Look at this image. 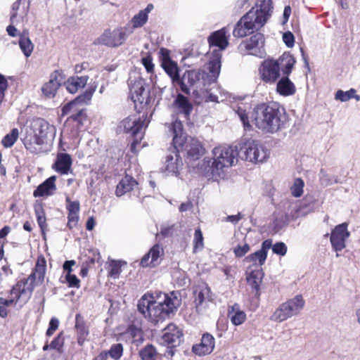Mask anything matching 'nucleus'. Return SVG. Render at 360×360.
<instances>
[{
  "instance_id": "45",
  "label": "nucleus",
  "mask_w": 360,
  "mask_h": 360,
  "mask_svg": "<svg viewBox=\"0 0 360 360\" xmlns=\"http://www.w3.org/2000/svg\"><path fill=\"white\" fill-rule=\"evenodd\" d=\"M288 217L286 214H282L276 217L274 221V229L276 232L280 231L288 224Z\"/></svg>"
},
{
  "instance_id": "36",
  "label": "nucleus",
  "mask_w": 360,
  "mask_h": 360,
  "mask_svg": "<svg viewBox=\"0 0 360 360\" xmlns=\"http://www.w3.org/2000/svg\"><path fill=\"white\" fill-rule=\"evenodd\" d=\"M228 316L231 323L235 326H240L246 320L245 313L240 309L238 304H235L229 309Z\"/></svg>"
},
{
  "instance_id": "26",
  "label": "nucleus",
  "mask_w": 360,
  "mask_h": 360,
  "mask_svg": "<svg viewBox=\"0 0 360 360\" xmlns=\"http://www.w3.org/2000/svg\"><path fill=\"white\" fill-rule=\"evenodd\" d=\"M276 62H277L280 72L281 71L284 76H289L292 72L296 60L289 52H285L276 60Z\"/></svg>"
},
{
  "instance_id": "53",
  "label": "nucleus",
  "mask_w": 360,
  "mask_h": 360,
  "mask_svg": "<svg viewBox=\"0 0 360 360\" xmlns=\"http://www.w3.org/2000/svg\"><path fill=\"white\" fill-rule=\"evenodd\" d=\"M272 251L276 255L284 256L287 252V246L283 242H277L273 245Z\"/></svg>"
},
{
  "instance_id": "47",
  "label": "nucleus",
  "mask_w": 360,
  "mask_h": 360,
  "mask_svg": "<svg viewBox=\"0 0 360 360\" xmlns=\"http://www.w3.org/2000/svg\"><path fill=\"white\" fill-rule=\"evenodd\" d=\"M320 181L321 184L324 186L339 183L337 177L334 176H330L323 169H321L320 171Z\"/></svg>"
},
{
  "instance_id": "11",
  "label": "nucleus",
  "mask_w": 360,
  "mask_h": 360,
  "mask_svg": "<svg viewBox=\"0 0 360 360\" xmlns=\"http://www.w3.org/2000/svg\"><path fill=\"white\" fill-rule=\"evenodd\" d=\"M183 333L175 324L167 325L162 330V335L160 339V344L168 348L167 353L172 356L174 354V348L180 345L183 341Z\"/></svg>"
},
{
  "instance_id": "22",
  "label": "nucleus",
  "mask_w": 360,
  "mask_h": 360,
  "mask_svg": "<svg viewBox=\"0 0 360 360\" xmlns=\"http://www.w3.org/2000/svg\"><path fill=\"white\" fill-rule=\"evenodd\" d=\"M130 94L131 100L135 105L136 103L147 105L148 103V93L144 88L143 80L139 79L135 82L130 87Z\"/></svg>"
},
{
  "instance_id": "14",
  "label": "nucleus",
  "mask_w": 360,
  "mask_h": 360,
  "mask_svg": "<svg viewBox=\"0 0 360 360\" xmlns=\"http://www.w3.org/2000/svg\"><path fill=\"white\" fill-rule=\"evenodd\" d=\"M260 79L268 84H274L280 78L281 72L276 59L268 58L262 62L259 68Z\"/></svg>"
},
{
  "instance_id": "7",
  "label": "nucleus",
  "mask_w": 360,
  "mask_h": 360,
  "mask_svg": "<svg viewBox=\"0 0 360 360\" xmlns=\"http://www.w3.org/2000/svg\"><path fill=\"white\" fill-rule=\"evenodd\" d=\"M94 92L93 89H86L84 94L65 104L62 108V116H68L66 121L75 122L78 129L88 124L86 110L79 104L90 101Z\"/></svg>"
},
{
  "instance_id": "38",
  "label": "nucleus",
  "mask_w": 360,
  "mask_h": 360,
  "mask_svg": "<svg viewBox=\"0 0 360 360\" xmlns=\"http://www.w3.org/2000/svg\"><path fill=\"white\" fill-rule=\"evenodd\" d=\"M267 256L266 253H263L260 250L256 251L247 256L244 261L246 262H252V265L250 266L252 268H259L262 266L266 259Z\"/></svg>"
},
{
  "instance_id": "44",
  "label": "nucleus",
  "mask_w": 360,
  "mask_h": 360,
  "mask_svg": "<svg viewBox=\"0 0 360 360\" xmlns=\"http://www.w3.org/2000/svg\"><path fill=\"white\" fill-rule=\"evenodd\" d=\"M148 18L147 14L144 11H140L131 19L133 27L138 28L143 27L147 22Z\"/></svg>"
},
{
  "instance_id": "30",
  "label": "nucleus",
  "mask_w": 360,
  "mask_h": 360,
  "mask_svg": "<svg viewBox=\"0 0 360 360\" xmlns=\"http://www.w3.org/2000/svg\"><path fill=\"white\" fill-rule=\"evenodd\" d=\"M276 91L281 96H289L293 95L296 91V88L292 82L289 79V76H284L276 84Z\"/></svg>"
},
{
  "instance_id": "31",
  "label": "nucleus",
  "mask_w": 360,
  "mask_h": 360,
  "mask_svg": "<svg viewBox=\"0 0 360 360\" xmlns=\"http://www.w3.org/2000/svg\"><path fill=\"white\" fill-rule=\"evenodd\" d=\"M89 80V76H73L70 77L65 82L66 89L70 94H75L79 89L85 86Z\"/></svg>"
},
{
  "instance_id": "5",
  "label": "nucleus",
  "mask_w": 360,
  "mask_h": 360,
  "mask_svg": "<svg viewBox=\"0 0 360 360\" xmlns=\"http://www.w3.org/2000/svg\"><path fill=\"white\" fill-rule=\"evenodd\" d=\"M46 261L43 259L41 262L37 261L35 268L31 274L27 278L19 281L11 290V299L0 297V305L5 307L13 304L15 302L22 300L26 302L31 297L36 284L42 283L44 280L46 272Z\"/></svg>"
},
{
  "instance_id": "9",
  "label": "nucleus",
  "mask_w": 360,
  "mask_h": 360,
  "mask_svg": "<svg viewBox=\"0 0 360 360\" xmlns=\"http://www.w3.org/2000/svg\"><path fill=\"white\" fill-rule=\"evenodd\" d=\"M239 158L252 162H262L269 157V152L262 144L255 140H248L237 145Z\"/></svg>"
},
{
  "instance_id": "20",
  "label": "nucleus",
  "mask_w": 360,
  "mask_h": 360,
  "mask_svg": "<svg viewBox=\"0 0 360 360\" xmlns=\"http://www.w3.org/2000/svg\"><path fill=\"white\" fill-rule=\"evenodd\" d=\"M227 30L223 27L219 30L215 31L211 34L208 38V41L210 48H215L212 51V54L210 58L214 56V51H219L221 55V51L224 50L229 44L228 39L226 37Z\"/></svg>"
},
{
  "instance_id": "43",
  "label": "nucleus",
  "mask_w": 360,
  "mask_h": 360,
  "mask_svg": "<svg viewBox=\"0 0 360 360\" xmlns=\"http://www.w3.org/2000/svg\"><path fill=\"white\" fill-rule=\"evenodd\" d=\"M106 353L107 356H110L114 360H119L123 354V346L121 343L113 344Z\"/></svg>"
},
{
  "instance_id": "50",
  "label": "nucleus",
  "mask_w": 360,
  "mask_h": 360,
  "mask_svg": "<svg viewBox=\"0 0 360 360\" xmlns=\"http://www.w3.org/2000/svg\"><path fill=\"white\" fill-rule=\"evenodd\" d=\"M193 244L194 251H196L198 249H202L203 248V236L200 228L195 229V231Z\"/></svg>"
},
{
  "instance_id": "23",
  "label": "nucleus",
  "mask_w": 360,
  "mask_h": 360,
  "mask_svg": "<svg viewBox=\"0 0 360 360\" xmlns=\"http://www.w3.org/2000/svg\"><path fill=\"white\" fill-rule=\"evenodd\" d=\"M56 176H51L46 179L43 183L39 184L34 191L33 195L35 198L49 196L53 194L57 188L56 186Z\"/></svg>"
},
{
  "instance_id": "33",
  "label": "nucleus",
  "mask_w": 360,
  "mask_h": 360,
  "mask_svg": "<svg viewBox=\"0 0 360 360\" xmlns=\"http://www.w3.org/2000/svg\"><path fill=\"white\" fill-rule=\"evenodd\" d=\"M24 146L27 150L32 153H38L41 151V146L45 143L36 134L27 135L23 141Z\"/></svg>"
},
{
  "instance_id": "48",
  "label": "nucleus",
  "mask_w": 360,
  "mask_h": 360,
  "mask_svg": "<svg viewBox=\"0 0 360 360\" xmlns=\"http://www.w3.org/2000/svg\"><path fill=\"white\" fill-rule=\"evenodd\" d=\"M355 90L351 89L349 91H343L342 90H338L335 94V99L340 100L342 102L349 101V99L354 97Z\"/></svg>"
},
{
  "instance_id": "64",
  "label": "nucleus",
  "mask_w": 360,
  "mask_h": 360,
  "mask_svg": "<svg viewBox=\"0 0 360 360\" xmlns=\"http://www.w3.org/2000/svg\"><path fill=\"white\" fill-rule=\"evenodd\" d=\"M172 231L173 226H162L160 234L162 236V238H166L169 236L172 233Z\"/></svg>"
},
{
  "instance_id": "40",
  "label": "nucleus",
  "mask_w": 360,
  "mask_h": 360,
  "mask_svg": "<svg viewBox=\"0 0 360 360\" xmlns=\"http://www.w3.org/2000/svg\"><path fill=\"white\" fill-rule=\"evenodd\" d=\"M141 360H156L157 351L152 345H148L139 351Z\"/></svg>"
},
{
  "instance_id": "54",
  "label": "nucleus",
  "mask_w": 360,
  "mask_h": 360,
  "mask_svg": "<svg viewBox=\"0 0 360 360\" xmlns=\"http://www.w3.org/2000/svg\"><path fill=\"white\" fill-rule=\"evenodd\" d=\"M65 280L70 288H79L80 281L75 275L68 272L65 276Z\"/></svg>"
},
{
  "instance_id": "10",
  "label": "nucleus",
  "mask_w": 360,
  "mask_h": 360,
  "mask_svg": "<svg viewBox=\"0 0 360 360\" xmlns=\"http://www.w3.org/2000/svg\"><path fill=\"white\" fill-rule=\"evenodd\" d=\"M304 303L302 295H296L295 297L282 303L271 316L270 319L281 323L297 316L304 308Z\"/></svg>"
},
{
  "instance_id": "25",
  "label": "nucleus",
  "mask_w": 360,
  "mask_h": 360,
  "mask_svg": "<svg viewBox=\"0 0 360 360\" xmlns=\"http://www.w3.org/2000/svg\"><path fill=\"white\" fill-rule=\"evenodd\" d=\"M176 150L166 156L164 169L168 174L176 175L179 173L180 167L182 166V160Z\"/></svg>"
},
{
  "instance_id": "35",
  "label": "nucleus",
  "mask_w": 360,
  "mask_h": 360,
  "mask_svg": "<svg viewBox=\"0 0 360 360\" xmlns=\"http://www.w3.org/2000/svg\"><path fill=\"white\" fill-rule=\"evenodd\" d=\"M172 130L173 132L172 143L174 149L178 147L183 146L184 140L186 139L182 136L183 124L181 121L176 120L172 124Z\"/></svg>"
},
{
  "instance_id": "42",
  "label": "nucleus",
  "mask_w": 360,
  "mask_h": 360,
  "mask_svg": "<svg viewBox=\"0 0 360 360\" xmlns=\"http://www.w3.org/2000/svg\"><path fill=\"white\" fill-rule=\"evenodd\" d=\"M19 136V131L17 128H13L11 132L6 134L2 139L1 143L5 148H10L17 141Z\"/></svg>"
},
{
  "instance_id": "60",
  "label": "nucleus",
  "mask_w": 360,
  "mask_h": 360,
  "mask_svg": "<svg viewBox=\"0 0 360 360\" xmlns=\"http://www.w3.org/2000/svg\"><path fill=\"white\" fill-rule=\"evenodd\" d=\"M63 345V339L61 335H58L51 342L50 347L51 349L59 350Z\"/></svg>"
},
{
  "instance_id": "51",
  "label": "nucleus",
  "mask_w": 360,
  "mask_h": 360,
  "mask_svg": "<svg viewBox=\"0 0 360 360\" xmlns=\"http://www.w3.org/2000/svg\"><path fill=\"white\" fill-rule=\"evenodd\" d=\"M66 208L68 211V213L79 214L80 209L79 202L77 200L71 201L70 199L68 197H67Z\"/></svg>"
},
{
  "instance_id": "57",
  "label": "nucleus",
  "mask_w": 360,
  "mask_h": 360,
  "mask_svg": "<svg viewBox=\"0 0 360 360\" xmlns=\"http://www.w3.org/2000/svg\"><path fill=\"white\" fill-rule=\"evenodd\" d=\"M59 326V321L56 318H52L50 320L49 328L46 330V335L47 336H51L53 333L57 330Z\"/></svg>"
},
{
  "instance_id": "37",
  "label": "nucleus",
  "mask_w": 360,
  "mask_h": 360,
  "mask_svg": "<svg viewBox=\"0 0 360 360\" xmlns=\"http://www.w3.org/2000/svg\"><path fill=\"white\" fill-rule=\"evenodd\" d=\"M154 297L152 295L145 294L138 301L137 309L138 311L143 315L145 318H148L150 305L154 300Z\"/></svg>"
},
{
  "instance_id": "19",
  "label": "nucleus",
  "mask_w": 360,
  "mask_h": 360,
  "mask_svg": "<svg viewBox=\"0 0 360 360\" xmlns=\"http://www.w3.org/2000/svg\"><path fill=\"white\" fill-rule=\"evenodd\" d=\"M244 44L245 49L248 51V54L259 58L264 57V38L261 33H257L252 35L248 40L245 41Z\"/></svg>"
},
{
  "instance_id": "63",
  "label": "nucleus",
  "mask_w": 360,
  "mask_h": 360,
  "mask_svg": "<svg viewBox=\"0 0 360 360\" xmlns=\"http://www.w3.org/2000/svg\"><path fill=\"white\" fill-rule=\"evenodd\" d=\"M20 1L21 0H17L12 5L11 11V20H13V18H16V16L18 15V10L19 9V7H20Z\"/></svg>"
},
{
  "instance_id": "16",
  "label": "nucleus",
  "mask_w": 360,
  "mask_h": 360,
  "mask_svg": "<svg viewBox=\"0 0 360 360\" xmlns=\"http://www.w3.org/2000/svg\"><path fill=\"white\" fill-rule=\"evenodd\" d=\"M175 150H177V152L185 150L188 158L191 160H198L205 153V149L200 142L192 137H186L184 140L183 146L178 147Z\"/></svg>"
},
{
  "instance_id": "18",
  "label": "nucleus",
  "mask_w": 360,
  "mask_h": 360,
  "mask_svg": "<svg viewBox=\"0 0 360 360\" xmlns=\"http://www.w3.org/2000/svg\"><path fill=\"white\" fill-rule=\"evenodd\" d=\"M215 347V339L209 333H205L201 337L200 342L192 347V352L199 356L211 354Z\"/></svg>"
},
{
  "instance_id": "29",
  "label": "nucleus",
  "mask_w": 360,
  "mask_h": 360,
  "mask_svg": "<svg viewBox=\"0 0 360 360\" xmlns=\"http://www.w3.org/2000/svg\"><path fill=\"white\" fill-rule=\"evenodd\" d=\"M75 327L77 331V343L79 345L82 346L89 334V330L83 317L79 314H76Z\"/></svg>"
},
{
  "instance_id": "58",
  "label": "nucleus",
  "mask_w": 360,
  "mask_h": 360,
  "mask_svg": "<svg viewBox=\"0 0 360 360\" xmlns=\"http://www.w3.org/2000/svg\"><path fill=\"white\" fill-rule=\"evenodd\" d=\"M8 88V82L3 75H0V104L5 96V91Z\"/></svg>"
},
{
  "instance_id": "2",
  "label": "nucleus",
  "mask_w": 360,
  "mask_h": 360,
  "mask_svg": "<svg viewBox=\"0 0 360 360\" xmlns=\"http://www.w3.org/2000/svg\"><path fill=\"white\" fill-rule=\"evenodd\" d=\"M252 119L259 129L274 134L283 127L287 121V115L278 103H262L254 108Z\"/></svg>"
},
{
  "instance_id": "34",
  "label": "nucleus",
  "mask_w": 360,
  "mask_h": 360,
  "mask_svg": "<svg viewBox=\"0 0 360 360\" xmlns=\"http://www.w3.org/2000/svg\"><path fill=\"white\" fill-rule=\"evenodd\" d=\"M210 289L207 285H203L197 287L194 290L195 304L196 310L200 311L202 310V305L203 302L209 298Z\"/></svg>"
},
{
  "instance_id": "49",
  "label": "nucleus",
  "mask_w": 360,
  "mask_h": 360,
  "mask_svg": "<svg viewBox=\"0 0 360 360\" xmlns=\"http://www.w3.org/2000/svg\"><path fill=\"white\" fill-rule=\"evenodd\" d=\"M141 61L147 72L151 73L153 72L154 64L153 63V57L151 53H146V56L141 58Z\"/></svg>"
},
{
  "instance_id": "17",
  "label": "nucleus",
  "mask_w": 360,
  "mask_h": 360,
  "mask_svg": "<svg viewBox=\"0 0 360 360\" xmlns=\"http://www.w3.org/2000/svg\"><path fill=\"white\" fill-rule=\"evenodd\" d=\"M64 79L62 71L55 70L51 74L49 82L42 86V94L47 98H53L59 86L64 82Z\"/></svg>"
},
{
  "instance_id": "56",
  "label": "nucleus",
  "mask_w": 360,
  "mask_h": 360,
  "mask_svg": "<svg viewBox=\"0 0 360 360\" xmlns=\"http://www.w3.org/2000/svg\"><path fill=\"white\" fill-rule=\"evenodd\" d=\"M236 113L238 114L241 122H243L244 127L245 128L250 127V122L248 120V114L246 113L245 110L243 109L240 107H238V110H236Z\"/></svg>"
},
{
  "instance_id": "52",
  "label": "nucleus",
  "mask_w": 360,
  "mask_h": 360,
  "mask_svg": "<svg viewBox=\"0 0 360 360\" xmlns=\"http://www.w3.org/2000/svg\"><path fill=\"white\" fill-rule=\"evenodd\" d=\"M109 275L114 278H118L121 273V265L116 261H112L110 264Z\"/></svg>"
},
{
  "instance_id": "41",
  "label": "nucleus",
  "mask_w": 360,
  "mask_h": 360,
  "mask_svg": "<svg viewBox=\"0 0 360 360\" xmlns=\"http://www.w3.org/2000/svg\"><path fill=\"white\" fill-rule=\"evenodd\" d=\"M148 253L151 257L152 266H155L159 264V258L164 255V250L159 244H155L150 249Z\"/></svg>"
},
{
  "instance_id": "46",
  "label": "nucleus",
  "mask_w": 360,
  "mask_h": 360,
  "mask_svg": "<svg viewBox=\"0 0 360 360\" xmlns=\"http://www.w3.org/2000/svg\"><path fill=\"white\" fill-rule=\"evenodd\" d=\"M304 185V184L302 179H295L294 184L290 188L292 195L295 198L300 197L303 193Z\"/></svg>"
},
{
  "instance_id": "12",
  "label": "nucleus",
  "mask_w": 360,
  "mask_h": 360,
  "mask_svg": "<svg viewBox=\"0 0 360 360\" xmlns=\"http://www.w3.org/2000/svg\"><path fill=\"white\" fill-rule=\"evenodd\" d=\"M127 38V28L117 27L112 30H105L103 33L96 39V44H101L109 47H117L123 44Z\"/></svg>"
},
{
  "instance_id": "55",
  "label": "nucleus",
  "mask_w": 360,
  "mask_h": 360,
  "mask_svg": "<svg viewBox=\"0 0 360 360\" xmlns=\"http://www.w3.org/2000/svg\"><path fill=\"white\" fill-rule=\"evenodd\" d=\"M250 250V245L247 243L243 245H238L233 248V252L237 257H242Z\"/></svg>"
},
{
  "instance_id": "32",
  "label": "nucleus",
  "mask_w": 360,
  "mask_h": 360,
  "mask_svg": "<svg viewBox=\"0 0 360 360\" xmlns=\"http://www.w3.org/2000/svg\"><path fill=\"white\" fill-rule=\"evenodd\" d=\"M137 184L136 181L129 175H125L117 186L115 194L117 196H122L126 193L133 190L134 187Z\"/></svg>"
},
{
  "instance_id": "3",
  "label": "nucleus",
  "mask_w": 360,
  "mask_h": 360,
  "mask_svg": "<svg viewBox=\"0 0 360 360\" xmlns=\"http://www.w3.org/2000/svg\"><path fill=\"white\" fill-rule=\"evenodd\" d=\"M221 65V54L214 51L213 57L202 69L186 70L181 77H179L176 84L184 93L190 94L189 87L198 82H202L204 86L215 83L220 73Z\"/></svg>"
},
{
  "instance_id": "61",
  "label": "nucleus",
  "mask_w": 360,
  "mask_h": 360,
  "mask_svg": "<svg viewBox=\"0 0 360 360\" xmlns=\"http://www.w3.org/2000/svg\"><path fill=\"white\" fill-rule=\"evenodd\" d=\"M68 226H69L70 229H72L76 226L78 221V214L68 213Z\"/></svg>"
},
{
  "instance_id": "28",
  "label": "nucleus",
  "mask_w": 360,
  "mask_h": 360,
  "mask_svg": "<svg viewBox=\"0 0 360 360\" xmlns=\"http://www.w3.org/2000/svg\"><path fill=\"white\" fill-rule=\"evenodd\" d=\"M34 133L38 136L44 143L48 139L49 136H51L53 131V127L50 125L46 121L43 119L37 120L34 124Z\"/></svg>"
},
{
  "instance_id": "4",
  "label": "nucleus",
  "mask_w": 360,
  "mask_h": 360,
  "mask_svg": "<svg viewBox=\"0 0 360 360\" xmlns=\"http://www.w3.org/2000/svg\"><path fill=\"white\" fill-rule=\"evenodd\" d=\"M214 158L204 159L199 165V170L205 177L217 180L223 174V169L233 165L239 158L238 146H222L213 149Z\"/></svg>"
},
{
  "instance_id": "1",
  "label": "nucleus",
  "mask_w": 360,
  "mask_h": 360,
  "mask_svg": "<svg viewBox=\"0 0 360 360\" xmlns=\"http://www.w3.org/2000/svg\"><path fill=\"white\" fill-rule=\"evenodd\" d=\"M273 12L271 0H258L236 23L233 34L242 38L260 30L266 23Z\"/></svg>"
},
{
  "instance_id": "39",
  "label": "nucleus",
  "mask_w": 360,
  "mask_h": 360,
  "mask_svg": "<svg viewBox=\"0 0 360 360\" xmlns=\"http://www.w3.org/2000/svg\"><path fill=\"white\" fill-rule=\"evenodd\" d=\"M18 43L20 48L24 55L26 57L30 56L33 51L34 45L30 38L25 34L21 35L20 37Z\"/></svg>"
},
{
  "instance_id": "6",
  "label": "nucleus",
  "mask_w": 360,
  "mask_h": 360,
  "mask_svg": "<svg viewBox=\"0 0 360 360\" xmlns=\"http://www.w3.org/2000/svg\"><path fill=\"white\" fill-rule=\"evenodd\" d=\"M181 304V300L174 292L169 294L160 293L158 300H155L150 305L148 318L155 324L174 314Z\"/></svg>"
},
{
  "instance_id": "21",
  "label": "nucleus",
  "mask_w": 360,
  "mask_h": 360,
  "mask_svg": "<svg viewBox=\"0 0 360 360\" xmlns=\"http://www.w3.org/2000/svg\"><path fill=\"white\" fill-rule=\"evenodd\" d=\"M264 277V272L261 268H252L250 266L246 271V280L248 285L255 292L256 296L260 295V284Z\"/></svg>"
},
{
  "instance_id": "24",
  "label": "nucleus",
  "mask_w": 360,
  "mask_h": 360,
  "mask_svg": "<svg viewBox=\"0 0 360 360\" xmlns=\"http://www.w3.org/2000/svg\"><path fill=\"white\" fill-rule=\"evenodd\" d=\"M72 160L68 153H58L52 168L61 174H68L71 169Z\"/></svg>"
},
{
  "instance_id": "59",
  "label": "nucleus",
  "mask_w": 360,
  "mask_h": 360,
  "mask_svg": "<svg viewBox=\"0 0 360 360\" xmlns=\"http://www.w3.org/2000/svg\"><path fill=\"white\" fill-rule=\"evenodd\" d=\"M283 40L285 45L290 48L294 46L295 44V37L290 32H284L283 34Z\"/></svg>"
},
{
  "instance_id": "8",
  "label": "nucleus",
  "mask_w": 360,
  "mask_h": 360,
  "mask_svg": "<svg viewBox=\"0 0 360 360\" xmlns=\"http://www.w3.org/2000/svg\"><path fill=\"white\" fill-rule=\"evenodd\" d=\"M146 115H143L141 117L137 116V115H129L124 119L118 126V130L120 132L130 134L132 136L131 148L139 144L143 137V127L148 124L146 123Z\"/></svg>"
},
{
  "instance_id": "13",
  "label": "nucleus",
  "mask_w": 360,
  "mask_h": 360,
  "mask_svg": "<svg viewBox=\"0 0 360 360\" xmlns=\"http://www.w3.org/2000/svg\"><path fill=\"white\" fill-rule=\"evenodd\" d=\"M159 60L160 65L167 75L170 77L173 84H176L179 79V69L177 63L170 56V51L162 47L159 50Z\"/></svg>"
},
{
  "instance_id": "27",
  "label": "nucleus",
  "mask_w": 360,
  "mask_h": 360,
  "mask_svg": "<svg viewBox=\"0 0 360 360\" xmlns=\"http://www.w3.org/2000/svg\"><path fill=\"white\" fill-rule=\"evenodd\" d=\"M173 106L176 110L188 119L193 110V105L184 95L179 94L173 102Z\"/></svg>"
},
{
  "instance_id": "15",
  "label": "nucleus",
  "mask_w": 360,
  "mask_h": 360,
  "mask_svg": "<svg viewBox=\"0 0 360 360\" xmlns=\"http://www.w3.org/2000/svg\"><path fill=\"white\" fill-rule=\"evenodd\" d=\"M348 224L345 222L336 226L332 231L330 240L333 248L336 251H341L345 248V240L349 236L347 230Z\"/></svg>"
},
{
  "instance_id": "62",
  "label": "nucleus",
  "mask_w": 360,
  "mask_h": 360,
  "mask_svg": "<svg viewBox=\"0 0 360 360\" xmlns=\"http://www.w3.org/2000/svg\"><path fill=\"white\" fill-rule=\"evenodd\" d=\"M272 240L266 239L262 242L260 250L263 253H266V255L267 256V252L271 248H272Z\"/></svg>"
}]
</instances>
